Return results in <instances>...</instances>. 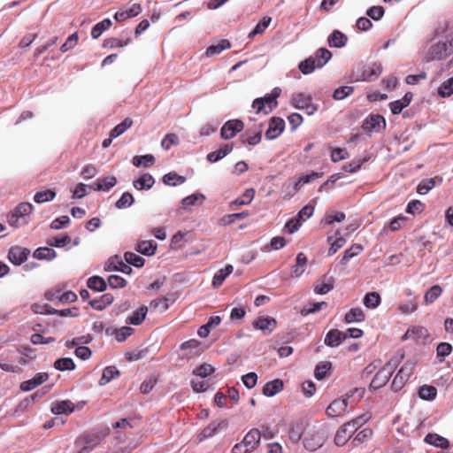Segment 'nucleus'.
I'll return each instance as SVG.
<instances>
[{
    "instance_id": "nucleus-38",
    "label": "nucleus",
    "mask_w": 453,
    "mask_h": 453,
    "mask_svg": "<svg viewBox=\"0 0 453 453\" xmlns=\"http://www.w3.org/2000/svg\"><path fill=\"white\" fill-rule=\"evenodd\" d=\"M425 441L441 449H447L449 447V441L448 439L436 434H428L425 438Z\"/></svg>"
},
{
    "instance_id": "nucleus-63",
    "label": "nucleus",
    "mask_w": 453,
    "mask_h": 453,
    "mask_svg": "<svg viewBox=\"0 0 453 453\" xmlns=\"http://www.w3.org/2000/svg\"><path fill=\"white\" fill-rule=\"evenodd\" d=\"M134 202V196L129 192H124L120 198L116 202L118 209H126L130 207Z\"/></svg>"
},
{
    "instance_id": "nucleus-34",
    "label": "nucleus",
    "mask_w": 453,
    "mask_h": 453,
    "mask_svg": "<svg viewBox=\"0 0 453 453\" xmlns=\"http://www.w3.org/2000/svg\"><path fill=\"white\" fill-rule=\"evenodd\" d=\"M205 200V196L201 193H195L190 196H186L182 199L181 204L182 208L186 211L190 210V208L196 203H202Z\"/></svg>"
},
{
    "instance_id": "nucleus-8",
    "label": "nucleus",
    "mask_w": 453,
    "mask_h": 453,
    "mask_svg": "<svg viewBox=\"0 0 453 453\" xmlns=\"http://www.w3.org/2000/svg\"><path fill=\"white\" fill-rule=\"evenodd\" d=\"M244 128V124L240 119H231L226 121L221 127L220 135L225 140L234 138L237 133Z\"/></svg>"
},
{
    "instance_id": "nucleus-12",
    "label": "nucleus",
    "mask_w": 453,
    "mask_h": 453,
    "mask_svg": "<svg viewBox=\"0 0 453 453\" xmlns=\"http://www.w3.org/2000/svg\"><path fill=\"white\" fill-rule=\"evenodd\" d=\"M285 128V121L279 117H273L270 119L268 129L265 132V137L268 140H273L279 137Z\"/></svg>"
},
{
    "instance_id": "nucleus-58",
    "label": "nucleus",
    "mask_w": 453,
    "mask_h": 453,
    "mask_svg": "<svg viewBox=\"0 0 453 453\" xmlns=\"http://www.w3.org/2000/svg\"><path fill=\"white\" fill-rule=\"evenodd\" d=\"M124 258L126 262L129 265H132L135 267H142L144 265L145 260L141 256L134 253V252H126L124 254Z\"/></svg>"
},
{
    "instance_id": "nucleus-1",
    "label": "nucleus",
    "mask_w": 453,
    "mask_h": 453,
    "mask_svg": "<svg viewBox=\"0 0 453 453\" xmlns=\"http://www.w3.org/2000/svg\"><path fill=\"white\" fill-rule=\"evenodd\" d=\"M34 211V206L30 203H21L15 209L7 215L8 224L15 228L28 224L27 216Z\"/></svg>"
},
{
    "instance_id": "nucleus-33",
    "label": "nucleus",
    "mask_w": 453,
    "mask_h": 453,
    "mask_svg": "<svg viewBox=\"0 0 453 453\" xmlns=\"http://www.w3.org/2000/svg\"><path fill=\"white\" fill-rule=\"evenodd\" d=\"M232 150L233 146L231 144H226L219 150L209 153L207 155V160L211 163H215L228 155Z\"/></svg>"
},
{
    "instance_id": "nucleus-15",
    "label": "nucleus",
    "mask_w": 453,
    "mask_h": 453,
    "mask_svg": "<svg viewBox=\"0 0 453 453\" xmlns=\"http://www.w3.org/2000/svg\"><path fill=\"white\" fill-rule=\"evenodd\" d=\"M49 379L47 372H38L32 379L23 381L20 384V390L28 392L42 385Z\"/></svg>"
},
{
    "instance_id": "nucleus-30",
    "label": "nucleus",
    "mask_w": 453,
    "mask_h": 453,
    "mask_svg": "<svg viewBox=\"0 0 453 453\" xmlns=\"http://www.w3.org/2000/svg\"><path fill=\"white\" fill-rule=\"evenodd\" d=\"M233 266L231 265H227L224 268L217 271L212 279V286L214 288L221 286L226 278L233 273Z\"/></svg>"
},
{
    "instance_id": "nucleus-2",
    "label": "nucleus",
    "mask_w": 453,
    "mask_h": 453,
    "mask_svg": "<svg viewBox=\"0 0 453 453\" xmlns=\"http://www.w3.org/2000/svg\"><path fill=\"white\" fill-rule=\"evenodd\" d=\"M364 388H355L349 393L346 394L345 396L334 400L326 408V414L330 418L340 417L344 414L348 407V399L357 394L359 397L364 395Z\"/></svg>"
},
{
    "instance_id": "nucleus-9",
    "label": "nucleus",
    "mask_w": 453,
    "mask_h": 453,
    "mask_svg": "<svg viewBox=\"0 0 453 453\" xmlns=\"http://www.w3.org/2000/svg\"><path fill=\"white\" fill-rule=\"evenodd\" d=\"M429 334L426 328L423 326H413L406 331L403 340H411L418 344H425Z\"/></svg>"
},
{
    "instance_id": "nucleus-23",
    "label": "nucleus",
    "mask_w": 453,
    "mask_h": 453,
    "mask_svg": "<svg viewBox=\"0 0 453 453\" xmlns=\"http://www.w3.org/2000/svg\"><path fill=\"white\" fill-rule=\"evenodd\" d=\"M155 183V179L150 173H143L139 178L134 180L133 186L137 190L150 189Z\"/></svg>"
},
{
    "instance_id": "nucleus-10",
    "label": "nucleus",
    "mask_w": 453,
    "mask_h": 453,
    "mask_svg": "<svg viewBox=\"0 0 453 453\" xmlns=\"http://www.w3.org/2000/svg\"><path fill=\"white\" fill-rule=\"evenodd\" d=\"M200 346L201 342L196 339H191L184 342L180 346V349L182 351L181 357L189 360L199 356L201 354Z\"/></svg>"
},
{
    "instance_id": "nucleus-37",
    "label": "nucleus",
    "mask_w": 453,
    "mask_h": 453,
    "mask_svg": "<svg viewBox=\"0 0 453 453\" xmlns=\"http://www.w3.org/2000/svg\"><path fill=\"white\" fill-rule=\"evenodd\" d=\"M157 245L153 241H142L136 246V250L144 256H152L157 250Z\"/></svg>"
},
{
    "instance_id": "nucleus-60",
    "label": "nucleus",
    "mask_w": 453,
    "mask_h": 453,
    "mask_svg": "<svg viewBox=\"0 0 453 453\" xmlns=\"http://www.w3.org/2000/svg\"><path fill=\"white\" fill-rule=\"evenodd\" d=\"M298 68L302 73L307 75L311 73L316 68H318V66L314 62V59H312L311 57H310L302 61L299 64Z\"/></svg>"
},
{
    "instance_id": "nucleus-59",
    "label": "nucleus",
    "mask_w": 453,
    "mask_h": 453,
    "mask_svg": "<svg viewBox=\"0 0 453 453\" xmlns=\"http://www.w3.org/2000/svg\"><path fill=\"white\" fill-rule=\"evenodd\" d=\"M436 185L437 181L434 178L423 180L418 185L417 191L419 195H426Z\"/></svg>"
},
{
    "instance_id": "nucleus-17",
    "label": "nucleus",
    "mask_w": 453,
    "mask_h": 453,
    "mask_svg": "<svg viewBox=\"0 0 453 453\" xmlns=\"http://www.w3.org/2000/svg\"><path fill=\"white\" fill-rule=\"evenodd\" d=\"M348 338V334L339 331L338 329H331L325 337V344L328 347H337L345 339Z\"/></svg>"
},
{
    "instance_id": "nucleus-31",
    "label": "nucleus",
    "mask_w": 453,
    "mask_h": 453,
    "mask_svg": "<svg viewBox=\"0 0 453 453\" xmlns=\"http://www.w3.org/2000/svg\"><path fill=\"white\" fill-rule=\"evenodd\" d=\"M327 41L330 47L342 48L346 45L348 38L343 33L339 30H334L329 35Z\"/></svg>"
},
{
    "instance_id": "nucleus-52",
    "label": "nucleus",
    "mask_w": 453,
    "mask_h": 453,
    "mask_svg": "<svg viewBox=\"0 0 453 453\" xmlns=\"http://www.w3.org/2000/svg\"><path fill=\"white\" fill-rule=\"evenodd\" d=\"M133 125L132 119L127 118L121 123L117 125L111 131V138H117L122 134H124L128 128H130Z\"/></svg>"
},
{
    "instance_id": "nucleus-3",
    "label": "nucleus",
    "mask_w": 453,
    "mask_h": 453,
    "mask_svg": "<svg viewBox=\"0 0 453 453\" xmlns=\"http://www.w3.org/2000/svg\"><path fill=\"white\" fill-rule=\"evenodd\" d=\"M398 364L397 359L389 360L373 377L370 384V388L379 389L385 386L391 377L393 371Z\"/></svg>"
},
{
    "instance_id": "nucleus-51",
    "label": "nucleus",
    "mask_w": 453,
    "mask_h": 453,
    "mask_svg": "<svg viewBox=\"0 0 453 453\" xmlns=\"http://www.w3.org/2000/svg\"><path fill=\"white\" fill-rule=\"evenodd\" d=\"M363 250V247L360 244H353L349 249L346 250L343 253V256L341 259V264L345 265L349 259L357 256Z\"/></svg>"
},
{
    "instance_id": "nucleus-5",
    "label": "nucleus",
    "mask_w": 453,
    "mask_h": 453,
    "mask_svg": "<svg viewBox=\"0 0 453 453\" xmlns=\"http://www.w3.org/2000/svg\"><path fill=\"white\" fill-rule=\"evenodd\" d=\"M414 364L405 363L393 379L391 388L395 392L400 391L413 372Z\"/></svg>"
},
{
    "instance_id": "nucleus-64",
    "label": "nucleus",
    "mask_w": 453,
    "mask_h": 453,
    "mask_svg": "<svg viewBox=\"0 0 453 453\" xmlns=\"http://www.w3.org/2000/svg\"><path fill=\"white\" fill-rule=\"evenodd\" d=\"M179 144V137L176 134H167L161 141V146L164 150H169L173 146Z\"/></svg>"
},
{
    "instance_id": "nucleus-49",
    "label": "nucleus",
    "mask_w": 453,
    "mask_h": 453,
    "mask_svg": "<svg viewBox=\"0 0 453 453\" xmlns=\"http://www.w3.org/2000/svg\"><path fill=\"white\" fill-rule=\"evenodd\" d=\"M442 293V288L439 285L432 286L424 296V301L426 303H433Z\"/></svg>"
},
{
    "instance_id": "nucleus-48",
    "label": "nucleus",
    "mask_w": 453,
    "mask_h": 453,
    "mask_svg": "<svg viewBox=\"0 0 453 453\" xmlns=\"http://www.w3.org/2000/svg\"><path fill=\"white\" fill-rule=\"evenodd\" d=\"M88 288L92 290L102 292L106 289V282L105 280L99 276H92L88 280L87 282Z\"/></svg>"
},
{
    "instance_id": "nucleus-4",
    "label": "nucleus",
    "mask_w": 453,
    "mask_h": 453,
    "mask_svg": "<svg viewBox=\"0 0 453 453\" xmlns=\"http://www.w3.org/2000/svg\"><path fill=\"white\" fill-rule=\"evenodd\" d=\"M326 440V433L323 428L308 433L304 437L303 446L309 451L321 448Z\"/></svg>"
},
{
    "instance_id": "nucleus-32",
    "label": "nucleus",
    "mask_w": 453,
    "mask_h": 453,
    "mask_svg": "<svg viewBox=\"0 0 453 453\" xmlns=\"http://www.w3.org/2000/svg\"><path fill=\"white\" fill-rule=\"evenodd\" d=\"M114 300L112 295L107 293L101 296L99 298H96L89 301V304L96 311H102L106 306L110 305Z\"/></svg>"
},
{
    "instance_id": "nucleus-24",
    "label": "nucleus",
    "mask_w": 453,
    "mask_h": 453,
    "mask_svg": "<svg viewBox=\"0 0 453 453\" xmlns=\"http://www.w3.org/2000/svg\"><path fill=\"white\" fill-rule=\"evenodd\" d=\"M280 92L281 90L280 88H274L270 94L260 97L266 106V109H268L266 110V114H269L274 108L277 107L278 102L276 99L280 96Z\"/></svg>"
},
{
    "instance_id": "nucleus-25",
    "label": "nucleus",
    "mask_w": 453,
    "mask_h": 453,
    "mask_svg": "<svg viewBox=\"0 0 453 453\" xmlns=\"http://www.w3.org/2000/svg\"><path fill=\"white\" fill-rule=\"evenodd\" d=\"M327 242L331 244L328 249V256H332L335 254L347 242V239L341 235V232L337 231L335 233V237L329 236L327 237Z\"/></svg>"
},
{
    "instance_id": "nucleus-28",
    "label": "nucleus",
    "mask_w": 453,
    "mask_h": 453,
    "mask_svg": "<svg viewBox=\"0 0 453 453\" xmlns=\"http://www.w3.org/2000/svg\"><path fill=\"white\" fill-rule=\"evenodd\" d=\"M382 73V67L380 64H372L367 69L364 70L361 77L357 81H372V79L378 78Z\"/></svg>"
},
{
    "instance_id": "nucleus-20",
    "label": "nucleus",
    "mask_w": 453,
    "mask_h": 453,
    "mask_svg": "<svg viewBox=\"0 0 453 453\" xmlns=\"http://www.w3.org/2000/svg\"><path fill=\"white\" fill-rule=\"evenodd\" d=\"M334 279L327 274L317 280L314 290L317 294L325 295L334 288Z\"/></svg>"
},
{
    "instance_id": "nucleus-55",
    "label": "nucleus",
    "mask_w": 453,
    "mask_h": 453,
    "mask_svg": "<svg viewBox=\"0 0 453 453\" xmlns=\"http://www.w3.org/2000/svg\"><path fill=\"white\" fill-rule=\"evenodd\" d=\"M453 94V77L446 80L438 88V96L441 98L449 97Z\"/></svg>"
},
{
    "instance_id": "nucleus-7",
    "label": "nucleus",
    "mask_w": 453,
    "mask_h": 453,
    "mask_svg": "<svg viewBox=\"0 0 453 453\" xmlns=\"http://www.w3.org/2000/svg\"><path fill=\"white\" fill-rule=\"evenodd\" d=\"M228 426L226 419H221L211 422L198 435V441H203L214 436L219 431L225 430Z\"/></svg>"
},
{
    "instance_id": "nucleus-50",
    "label": "nucleus",
    "mask_w": 453,
    "mask_h": 453,
    "mask_svg": "<svg viewBox=\"0 0 453 453\" xmlns=\"http://www.w3.org/2000/svg\"><path fill=\"white\" fill-rule=\"evenodd\" d=\"M54 367L58 371H72L74 370L75 364L71 357H62L55 361Z\"/></svg>"
},
{
    "instance_id": "nucleus-62",
    "label": "nucleus",
    "mask_w": 453,
    "mask_h": 453,
    "mask_svg": "<svg viewBox=\"0 0 453 453\" xmlns=\"http://www.w3.org/2000/svg\"><path fill=\"white\" fill-rule=\"evenodd\" d=\"M346 216L342 211H336L334 213H328L325 216V218L322 220V224L330 226L333 225L334 222H342L345 219Z\"/></svg>"
},
{
    "instance_id": "nucleus-13",
    "label": "nucleus",
    "mask_w": 453,
    "mask_h": 453,
    "mask_svg": "<svg viewBox=\"0 0 453 453\" xmlns=\"http://www.w3.org/2000/svg\"><path fill=\"white\" fill-rule=\"evenodd\" d=\"M29 254L30 250L28 249L15 246L10 249L8 258L13 265H20L27 259Z\"/></svg>"
},
{
    "instance_id": "nucleus-6",
    "label": "nucleus",
    "mask_w": 453,
    "mask_h": 453,
    "mask_svg": "<svg viewBox=\"0 0 453 453\" xmlns=\"http://www.w3.org/2000/svg\"><path fill=\"white\" fill-rule=\"evenodd\" d=\"M449 45L447 42H438L433 44L426 55V61L441 60L446 58L449 54Z\"/></svg>"
},
{
    "instance_id": "nucleus-45",
    "label": "nucleus",
    "mask_w": 453,
    "mask_h": 453,
    "mask_svg": "<svg viewBox=\"0 0 453 453\" xmlns=\"http://www.w3.org/2000/svg\"><path fill=\"white\" fill-rule=\"evenodd\" d=\"M132 163L135 167H149L155 163V157L151 154L134 156L132 159Z\"/></svg>"
},
{
    "instance_id": "nucleus-43",
    "label": "nucleus",
    "mask_w": 453,
    "mask_h": 453,
    "mask_svg": "<svg viewBox=\"0 0 453 453\" xmlns=\"http://www.w3.org/2000/svg\"><path fill=\"white\" fill-rule=\"evenodd\" d=\"M381 302V298L379 293L377 292H369L365 294L363 303L368 309H375L377 308Z\"/></svg>"
},
{
    "instance_id": "nucleus-44",
    "label": "nucleus",
    "mask_w": 453,
    "mask_h": 453,
    "mask_svg": "<svg viewBox=\"0 0 453 453\" xmlns=\"http://www.w3.org/2000/svg\"><path fill=\"white\" fill-rule=\"evenodd\" d=\"M147 312V306L142 305L133 312V314L127 319V322L135 326L140 325L144 320Z\"/></svg>"
},
{
    "instance_id": "nucleus-18",
    "label": "nucleus",
    "mask_w": 453,
    "mask_h": 453,
    "mask_svg": "<svg viewBox=\"0 0 453 453\" xmlns=\"http://www.w3.org/2000/svg\"><path fill=\"white\" fill-rule=\"evenodd\" d=\"M106 271H119L123 273L129 274L132 272L131 267L125 264L119 256L111 257L105 265Z\"/></svg>"
},
{
    "instance_id": "nucleus-27",
    "label": "nucleus",
    "mask_w": 453,
    "mask_h": 453,
    "mask_svg": "<svg viewBox=\"0 0 453 453\" xmlns=\"http://www.w3.org/2000/svg\"><path fill=\"white\" fill-rule=\"evenodd\" d=\"M261 439L258 429H251L242 441L251 451L256 449Z\"/></svg>"
},
{
    "instance_id": "nucleus-36",
    "label": "nucleus",
    "mask_w": 453,
    "mask_h": 453,
    "mask_svg": "<svg viewBox=\"0 0 453 453\" xmlns=\"http://www.w3.org/2000/svg\"><path fill=\"white\" fill-rule=\"evenodd\" d=\"M34 257L39 260H52L57 257L56 251L49 247H40L34 251Z\"/></svg>"
},
{
    "instance_id": "nucleus-14",
    "label": "nucleus",
    "mask_w": 453,
    "mask_h": 453,
    "mask_svg": "<svg viewBox=\"0 0 453 453\" xmlns=\"http://www.w3.org/2000/svg\"><path fill=\"white\" fill-rule=\"evenodd\" d=\"M363 128L370 132H380L386 127L385 119L380 115H371L363 123Z\"/></svg>"
},
{
    "instance_id": "nucleus-11",
    "label": "nucleus",
    "mask_w": 453,
    "mask_h": 453,
    "mask_svg": "<svg viewBox=\"0 0 453 453\" xmlns=\"http://www.w3.org/2000/svg\"><path fill=\"white\" fill-rule=\"evenodd\" d=\"M252 326L255 329L260 330L265 335L270 334L277 326V321L272 317H258Z\"/></svg>"
},
{
    "instance_id": "nucleus-41",
    "label": "nucleus",
    "mask_w": 453,
    "mask_h": 453,
    "mask_svg": "<svg viewBox=\"0 0 453 453\" xmlns=\"http://www.w3.org/2000/svg\"><path fill=\"white\" fill-rule=\"evenodd\" d=\"M185 181L186 178L175 172H170L163 176V182L167 186L176 187L183 184Z\"/></svg>"
},
{
    "instance_id": "nucleus-26",
    "label": "nucleus",
    "mask_w": 453,
    "mask_h": 453,
    "mask_svg": "<svg viewBox=\"0 0 453 453\" xmlns=\"http://www.w3.org/2000/svg\"><path fill=\"white\" fill-rule=\"evenodd\" d=\"M283 389L282 380L277 379L267 382L263 388V394L265 396L272 397Z\"/></svg>"
},
{
    "instance_id": "nucleus-46",
    "label": "nucleus",
    "mask_w": 453,
    "mask_h": 453,
    "mask_svg": "<svg viewBox=\"0 0 453 453\" xmlns=\"http://www.w3.org/2000/svg\"><path fill=\"white\" fill-rule=\"evenodd\" d=\"M249 213L247 211L226 214L219 219V224L223 226H229L233 224L235 220H240L245 219Z\"/></svg>"
},
{
    "instance_id": "nucleus-40",
    "label": "nucleus",
    "mask_w": 453,
    "mask_h": 453,
    "mask_svg": "<svg viewBox=\"0 0 453 453\" xmlns=\"http://www.w3.org/2000/svg\"><path fill=\"white\" fill-rule=\"evenodd\" d=\"M231 47V43L229 41L223 39L219 42L217 44H212L209 46L206 50L205 55L210 58L214 55L221 53L224 50L229 49Z\"/></svg>"
},
{
    "instance_id": "nucleus-35",
    "label": "nucleus",
    "mask_w": 453,
    "mask_h": 453,
    "mask_svg": "<svg viewBox=\"0 0 453 453\" xmlns=\"http://www.w3.org/2000/svg\"><path fill=\"white\" fill-rule=\"evenodd\" d=\"M365 315L361 308H352L345 314L344 321L349 324L358 323L365 320Z\"/></svg>"
},
{
    "instance_id": "nucleus-54",
    "label": "nucleus",
    "mask_w": 453,
    "mask_h": 453,
    "mask_svg": "<svg viewBox=\"0 0 453 453\" xmlns=\"http://www.w3.org/2000/svg\"><path fill=\"white\" fill-rule=\"evenodd\" d=\"M306 264V256L302 252L298 253L296 256V264L294 266L293 275L295 277H300L304 272V267Z\"/></svg>"
},
{
    "instance_id": "nucleus-29",
    "label": "nucleus",
    "mask_w": 453,
    "mask_h": 453,
    "mask_svg": "<svg viewBox=\"0 0 453 453\" xmlns=\"http://www.w3.org/2000/svg\"><path fill=\"white\" fill-rule=\"evenodd\" d=\"M331 58L332 53L326 48H319L316 50L314 56H311L318 68H322Z\"/></svg>"
},
{
    "instance_id": "nucleus-19",
    "label": "nucleus",
    "mask_w": 453,
    "mask_h": 453,
    "mask_svg": "<svg viewBox=\"0 0 453 453\" xmlns=\"http://www.w3.org/2000/svg\"><path fill=\"white\" fill-rule=\"evenodd\" d=\"M354 434L355 431L352 429L351 426L348 423H345L336 432L334 436V443L337 446H343Z\"/></svg>"
},
{
    "instance_id": "nucleus-22",
    "label": "nucleus",
    "mask_w": 453,
    "mask_h": 453,
    "mask_svg": "<svg viewBox=\"0 0 453 453\" xmlns=\"http://www.w3.org/2000/svg\"><path fill=\"white\" fill-rule=\"evenodd\" d=\"M262 127L257 126L254 129H248L242 135V139L244 142H247L249 145H257L261 142L262 138Z\"/></svg>"
},
{
    "instance_id": "nucleus-61",
    "label": "nucleus",
    "mask_w": 453,
    "mask_h": 453,
    "mask_svg": "<svg viewBox=\"0 0 453 453\" xmlns=\"http://www.w3.org/2000/svg\"><path fill=\"white\" fill-rule=\"evenodd\" d=\"M372 418V414L369 412L364 413L352 420L347 422L352 427V429L356 432L358 428H360L363 425H365L367 421H369Z\"/></svg>"
},
{
    "instance_id": "nucleus-53",
    "label": "nucleus",
    "mask_w": 453,
    "mask_h": 453,
    "mask_svg": "<svg viewBox=\"0 0 453 453\" xmlns=\"http://www.w3.org/2000/svg\"><path fill=\"white\" fill-rule=\"evenodd\" d=\"M56 196V192L52 189H46L35 193L34 196V201L37 203H42L52 201Z\"/></svg>"
},
{
    "instance_id": "nucleus-39",
    "label": "nucleus",
    "mask_w": 453,
    "mask_h": 453,
    "mask_svg": "<svg viewBox=\"0 0 453 453\" xmlns=\"http://www.w3.org/2000/svg\"><path fill=\"white\" fill-rule=\"evenodd\" d=\"M119 376V372L115 366H107L103 371L102 377L99 380V385L104 386Z\"/></svg>"
},
{
    "instance_id": "nucleus-56",
    "label": "nucleus",
    "mask_w": 453,
    "mask_h": 453,
    "mask_svg": "<svg viewBox=\"0 0 453 453\" xmlns=\"http://www.w3.org/2000/svg\"><path fill=\"white\" fill-rule=\"evenodd\" d=\"M303 431L304 426L303 423L300 422L293 425L289 429V439L295 443L298 442L303 436Z\"/></svg>"
},
{
    "instance_id": "nucleus-42",
    "label": "nucleus",
    "mask_w": 453,
    "mask_h": 453,
    "mask_svg": "<svg viewBox=\"0 0 453 453\" xmlns=\"http://www.w3.org/2000/svg\"><path fill=\"white\" fill-rule=\"evenodd\" d=\"M311 101V96L304 93H296L292 96V104L296 109L303 110Z\"/></svg>"
},
{
    "instance_id": "nucleus-47",
    "label": "nucleus",
    "mask_w": 453,
    "mask_h": 453,
    "mask_svg": "<svg viewBox=\"0 0 453 453\" xmlns=\"http://www.w3.org/2000/svg\"><path fill=\"white\" fill-rule=\"evenodd\" d=\"M111 27V20L110 19H104V20L96 24L91 30V36L94 39H97L104 31L108 30Z\"/></svg>"
},
{
    "instance_id": "nucleus-16",
    "label": "nucleus",
    "mask_w": 453,
    "mask_h": 453,
    "mask_svg": "<svg viewBox=\"0 0 453 453\" xmlns=\"http://www.w3.org/2000/svg\"><path fill=\"white\" fill-rule=\"evenodd\" d=\"M117 184V179L114 176H106L98 178L89 187L95 191L107 192Z\"/></svg>"
},
{
    "instance_id": "nucleus-57",
    "label": "nucleus",
    "mask_w": 453,
    "mask_h": 453,
    "mask_svg": "<svg viewBox=\"0 0 453 453\" xmlns=\"http://www.w3.org/2000/svg\"><path fill=\"white\" fill-rule=\"evenodd\" d=\"M437 390L433 386L424 385L419 388L418 395L421 399L432 401L436 397Z\"/></svg>"
},
{
    "instance_id": "nucleus-21",
    "label": "nucleus",
    "mask_w": 453,
    "mask_h": 453,
    "mask_svg": "<svg viewBox=\"0 0 453 453\" xmlns=\"http://www.w3.org/2000/svg\"><path fill=\"white\" fill-rule=\"evenodd\" d=\"M74 411V403L70 400L58 401L51 406V412L56 415L71 414Z\"/></svg>"
}]
</instances>
